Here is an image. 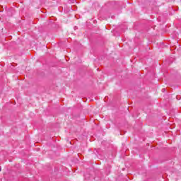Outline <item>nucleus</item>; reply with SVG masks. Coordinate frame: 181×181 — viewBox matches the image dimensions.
<instances>
[{"label":"nucleus","instance_id":"f257e3e1","mask_svg":"<svg viewBox=\"0 0 181 181\" xmlns=\"http://www.w3.org/2000/svg\"><path fill=\"white\" fill-rule=\"evenodd\" d=\"M165 91H166V90H165V88H163V89H162V92H163V93H165Z\"/></svg>","mask_w":181,"mask_h":181}]
</instances>
